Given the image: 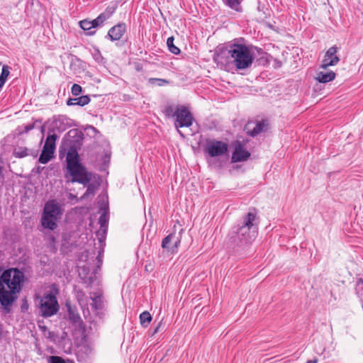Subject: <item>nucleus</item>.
<instances>
[{
    "label": "nucleus",
    "instance_id": "nucleus-1",
    "mask_svg": "<svg viewBox=\"0 0 363 363\" xmlns=\"http://www.w3.org/2000/svg\"><path fill=\"white\" fill-rule=\"evenodd\" d=\"M25 275L17 268L4 270L0 276V304L3 313H9L21 291Z\"/></svg>",
    "mask_w": 363,
    "mask_h": 363
},
{
    "label": "nucleus",
    "instance_id": "nucleus-2",
    "mask_svg": "<svg viewBox=\"0 0 363 363\" xmlns=\"http://www.w3.org/2000/svg\"><path fill=\"white\" fill-rule=\"evenodd\" d=\"M67 174L65 177L72 183L78 182L86 186L91 179V173L79 162L77 151L71 148L67 153Z\"/></svg>",
    "mask_w": 363,
    "mask_h": 363
},
{
    "label": "nucleus",
    "instance_id": "nucleus-3",
    "mask_svg": "<svg viewBox=\"0 0 363 363\" xmlns=\"http://www.w3.org/2000/svg\"><path fill=\"white\" fill-rule=\"evenodd\" d=\"M228 54L230 56L231 63L239 70L251 67L255 59L251 48L236 43L228 44Z\"/></svg>",
    "mask_w": 363,
    "mask_h": 363
},
{
    "label": "nucleus",
    "instance_id": "nucleus-4",
    "mask_svg": "<svg viewBox=\"0 0 363 363\" xmlns=\"http://www.w3.org/2000/svg\"><path fill=\"white\" fill-rule=\"evenodd\" d=\"M256 217L255 213L248 212L243 217L242 224L234 228L233 233L236 235V239L240 244L250 242L255 238L257 230Z\"/></svg>",
    "mask_w": 363,
    "mask_h": 363
},
{
    "label": "nucleus",
    "instance_id": "nucleus-5",
    "mask_svg": "<svg viewBox=\"0 0 363 363\" xmlns=\"http://www.w3.org/2000/svg\"><path fill=\"white\" fill-rule=\"evenodd\" d=\"M57 291L45 292L42 296H36L38 301L37 306L40 315L43 318H50L57 314L60 309V305L57 299Z\"/></svg>",
    "mask_w": 363,
    "mask_h": 363
},
{
    "label": "nucleus",
    "instance_id": "nucleus-6",
    "mask_svg": "<svg viewBox=\"0 0 363 363\" xmlns=\"http://www.w3.org/2000/svg\"><path fill=\"white\" fill-rule=\"evenodd\" d=\"M62 211L60 205L55 200L45 203L41 217V225L44 228L54 230L57 227V220L60 218Z\"/></svg>",
    "mask_w": 363,
    "mask_h": 363
},
{
    "label": "nucleus",
    "instance_id": "nucleus-7",
    "mask_svg": "<svg viewBox=\"0 0 363 363\" xmlns=\"http://www.w3.org/2000/svg\"><path fill=\"white\" fill-rule=\"evenodd\" d=\"M228 145L223 141L209 140L204 147L205 153L211 157H217L225 155L228 152Z\"/></svg>",
    "mask_w": 363,
    "mask_h": 363
},
{
    "label": "nucleus",
    "instance_id": "nucleus-8",
    "mask_svg": "<svg viewBox=\"0 0 363 363\" xmlns=\"http://www.w3.org/2000/svg\"><path fill=\"white\" fill-rule=\"evenodd\" d=\"M192 123L193 116L191 112L184 106H179L177 107V113L175 117L174 125L181 136L184 137V135L179 130V128L189 127L192 125Z\"/></svg>",
    "mask_w": 363,
    "mask_h": 363
},
{
    "label": "nucleus",
    "instance_id": "nucleus-9",
    "mask_svg": "<svg viewBox=\"0 0 363 363\" xmlns=\"http://www.w3.org/2000/svg\"><path fill=\"white\" fill-rule=\"evenodd\" d=\"M72 121L70 118L65 116H59L53 118L50 129L53 132L62 133L71 127Z\"/></svg>",
    "mask_w": 363,
    "mask_h": 363
},
{
    "label": "nucleus",
    "instance_id": "nucleus-10",
    "mask_svg": "<svg viewBox=\"0 0 363 363\" xmlns=\"http://www.w3.org/2000/svg\"><path fill=\"white\" fill-rule=\"evenodd\" d=\"M337 47L332 46L325 52L320 67L327 69L328 67L335 66L340 62V58L337 55Z\"/></svg>",
    "mask_w": 363,
    "mask_h": 363
},
{
    "label": "nucleus",
    "instance_id": "nucleus-11",
    "mask_svg": "<svg viewBox=\"0 0 363 363\" xmlns=\"http://www.w3.org/2000/svg\"><path fill=\"white\" fill-rule=\"evenodd\" d=\"M213 60L221 68L226 69L231 63L230 56L228 54V45L225 48L219 49L214 55Z\"/></svg>",
    "mask_w": 363,
    "mask_h": 363
},
{
    "label": "nucleus",
    "instance_id": "nucleus-12",
    "mask_svg": "<svg viewBox=\"0 0 363 363\" xmlns=\"http://www.w3.org/2000/svg\"><path fill=\"white\" fill-rule=\"evenodd\" d=\"M250 156V153L245 148L244 145L237 141L235 146V150L232 155V162H238L247 160Z\"/></svg>",
    "mask_w": 363,
    "mask_h": 363
},
{
    "label": "nucleus",
    "instance_id": "nucleus-13",
    "mask_svg": "<svg viewBox=\"0 0 363 363\" xmlns=\"http://www.w3.org/2000/svg\"><path fill=\"white\" fill-rule=\"evenodd\" d=\"M180 244V238L175 233H170L166 236L162 242V247L167 250H172L174 252V250L177 249Z\"/></svg>",
    "mask_w": 363,
    "mask_h": 363
},
{
    "label": "nucleus",
    "instance_id": "nucleus-14",
    "mask_svg": "<svg viewBox=\"0 0 363 363\" xmlns=\"http://www.w3.org/2000/svg\"><path fill=\"white\" fill-rule=\"evenodd\" d=\"M108 215L106 211H104L99 216V223L100 224V229L96 233L101 243L104 242L106 237L108 228Z\"/></svg>",
    "mask_w": 363,
    "mask_h": 363
},
{
    "label": "nucleus",
    "instance_id": "nucleus-15",
    "mask_svg": "<svg viewBox=\"0 0 363 363\" xmlns=\"http://www.w3.org/2000/svg\"><path fill=\"white\" fill-rule=\"evenodd\" d=\"M126 30L125 23H119L112 27L108 32V37L111 40L115 41L120 40Z\"/></svg>",
    "mask_w": 363,
    "mask_h": 363
},
{
    "label": "nucleus",
    "instance_id": "nucleus-16",
    "mask_svg": "<svg viewBox=\"0 0 363 363\" xmlns=\"http://www.w3.org/2000/svg\"><path fill=\"white\" fill-rule=\"evenodd\" d=\"M114 9L108 7L106 11L98 16L97 18L92 20L94 28H96L103 25V23L108 19L114 12Z\"/></svg>",
    "mask_w": 363,
    "mask_h": 363
},
{
    "label": "nucleus",
    "instance_id": "nucleus-17",
    "mask_svg": "<svg viewBox=\"0 0 363 363\" xmlns=\"http://www.w3.org/2000/svg\"><path fill=\"white\" fill-rule=\"evenodd\" d=\"M90 300H91L90 305L93 311H96L102 308L103 301L101 294L99 291L90 293Z\"/></svg>",
    "mask_w": 363,
    "mask_h": 363
},
{
    "label": "nucleus",
    "instance_id": "nucleus-18",
    "mask_svg": "<svg viewBox=\"0 0 363 363\" xmlns=\"http://www.w3.org/2000/svg\"><path fill=\"white\" fill-rule=\"evenodd\" d=\"M335 73L333 71L329 72H318L317 73L315 79L320 83L330 82L335 79Z\"/></svg>",
    "mask_w": 363,
    "mask_h": 363
},
{
    "label": "nucleus",
    "instance_id": "nucleus-19",
    "mask_svg": "<svg viewBox=\"0 0 363 363\" xmlns=\"http://www.w3.org/2000/svg\"><path fill=\"white\" fill-rule=\"evenodd\" d=\"M90 102V98L87 95L82 96L78 98L74 99H69L67 101V106H74L78 105L80 106H84L88 104Z\"/></svg>",
    "mask_w": 363,
    "mask_h": 363
},
{
    "label": "nucleus",
    "instance_id": "nucleus-20",
    "mask_svg": "<svg viewBox=\"0 0 363 363\" xmlns=\"http://www.w3.org/2000/svg\"><path fill=\"white\" fill-rule=\"evenodd\" d=\"M76 298L83 309H88L90 296L88 297L83 291L77 290L76 291Z\"/></svg>",
    "mask_w": 363,
    "mask_h": 363
},
{
    "label": "nucleus",
    "instance_id": "nucleus-21",
    "mask_svg": "<svg viewBox=\"0 0 363 363\" xmlns=\"http://www.w3.org/2000/svg\"><path fill=\"white\" fill-rule=\"evenodd\" d=\"M91 354L92 348L89 345H83L77 352V359L79 361H85Z\"/></svg>",
    "mask_w": 363,
    "mask_h": 363
},
{
    "label": "nucleus",
    "instance_id": "nucleus-22",
    "mask_svg": "<svg viewBox=\"0 0 363 363\" xmlns=\"http://www.w3.org/2000/svg\"><path fill=\"white\" fill-rule=\"evenodd\" d=\"M57 136L55 133L49 135L45 142V145L43 146V149L48 150L54 152L55 150V140Z\"/></svg>",
    "mask_w": 363,
    "mask_h": 363
},
{
    "label": "nucleus",
    "instance_id": "nucleus-23",
    "mask_svg": "<svg viewBox=\"0 0 363 363\" xmlns=\"http://www.w3.org/2000/svg\"><path fill=\"white\" fill-rule=\"evenodd\" d=\"M79 26L82 29L86 32V34L89 35H92L95 33V30H94V26L91 21H89L86 19L82 20L79 21Z\"/></svg>",
    "mask_w": 363,
    "mask_h": 363
},
{
    "label": "nucleus",
    "instance_id": "nucleus-24",
    "mask_svg": "<svg viewBox=\"0 0 363 363\" xmlns=\"http://www.w3.org/2000/svg\"><path fill=\"white\" fill-rule=\"evenodd\" d=\"M11 67L6 65H3L1 73L0 74V91L5 84V82L9 76Z\"/></svg>",
    "mask_w": 363,
    "mask_h": 363
},
{
    "label": "nucleus",
    "instance_id": "nucleus-25",
    "mask_svg": "<svg viewBox=\"0 0 363 363\" xmlns=\"http://www.w3.org/2000/svg\"><path fill=\"white\" fill-rule=\"evenodd\" d=\"M54 156V152L43 148L38 161L41 164L48 163Z\"/></svg>",
    "mask_w": 363,
    "mask_h": 363
},
{
    "label": "nucleus",
    "instance_id": "nucleus-26",
    "mask_svg": "<svg viewBox=\"0 0 363 363\" xmlns=\"http://www.w3.org/2000/svg\"><path fill=\"white\" fill-rule=\"evenodd\" d=\"M264 126L265 125L264 122H257L255 124V126L252 130L249 129V134L252 136H255L264 130Z\"/></svg>",
    "mask_w": 363,
    "mask_h": 363
},
{
    "label": "nucleus",
    "instance_id": "nucleus-27",
    "mask_svg": "<svg viewBox=\"0 0 363 363\" xmlns=\"http://www.w3.org/2000/svg\"><path fill=\"white\" fill-rule=\"evenodd\" d=\"M172 105L167 106L164 109V115L168 118H175L177 113V107Z\"/></svg>",
    "mask_w": 363,
    "mask_h": 363
},
{
    "label": "nucleus",
    "instance_id": "nucleus-28",
    "mask_svg": "<svg viewBox=\"0 0 363 363\" xmlns=\"http://www.w3.org/2000/svg\"><path fill=\"white\" fill-rule=\"evenodd\" d=\"M86 187V192L82 195L80 199H85L89 198L90 196H94L95 194V191L96 189V186L94 184H91L90 182L88 183L86 186H84Z\"/></svg>",
    "mask_w": 363,
    "mask_h": 363
},
{
    "label": "nucleus",
    "instance_id": "nucleus-29",
    "mask_svg": "<svg viewBox=\"0 0 363 363\" xmlns=\"http://www.w3.org/2000/svg\"><path fill=\"white\" fill-rule=\"evenodd\" d=\"M140 323L143 326L147 327L152 320V316L147 311H144L140 315Z\"/></svg>",
    "mask_w": 363,
    "mask_h": 363
},
{
    "label": "nucleus",
    "instance_id": "nucleus-30",
    "mask_svg": "<svg viewBox=\"0 0 363 363\" xmlns=\"http://www.w3.org/2000/svg\"><path fill=\"white\" fill-rule=\"evenodd\" d=\"M167 45L168 46L169 50L174 54L178 55L180 52V50L174 45V38L169 37L167 40Z\"/></svg>",
    "mask_w": 363,
    "mask_h": 363
},
{
    "label": "nucleus",
    "instance_id": "nucleus-31",
    "mask_svg": "<svg viewBox=\"0 0 363 363\" xmlns=\"http://www.w3.org/2000/svg\"><path fill=\"white\" fill-rule=\"evenodd\" d=\"M28 155V149L26 147H19L14 150L13 155L16 157L22 158Z\"/></svg>",
    "mask_w": 363,
    "mask_h": 363
},
{
    "label": "nucleus",
    "instance_id": "nucleus-32",
    "mask_svg": "<svg viewBox=\"0 0 363 363\" xmlns=\"http://www.w3.org/2000/svg\"><path fill=\"white\" fill-rule=\"evenodd\" d=\"M69 318L74 323H79L81 321V317L77 313L72 310L68 311Z\"/></svg>",
    "mask_w": 363,
    "mask_h": 363
},
{
    "label": "nucleus",
    "instance_id": "nucleus-33",
    "mask_svg": "<svg viewBox=\"0 0 363 363\" xmlns=\"http://www.w3.org/2000/svg\"><path fill=\"white\" fill-rule=\"evenodd\" d=\"M225 3L228 5L230 8L238 10V7L241 0H224Z\"/></svg>",
    "mask_w": 363,
    "mask_h": 363
},
{
    "label": "nucleus",
    "instance_id": "nucleus-34",
    "mask_svg": "<svg viewBox=\"0 0 363 363\" xmlns=\"http://www.w3.org/2000/svg\"><path fill=\"white\" fill-rule=\"evenodd\" d=\"M72 94L74 96H78L82 92V86L77 84H74L72 86Z\"/></svg>",
    "mask_w": 363,
    "mask_h": 363
},
{
    "label": "nucleus",
    "instance_id": "nucleus-35",
    "mask_svg": "<svg viewBox=\"0 0 363 363\" xmlns=\"http://www.w3.org/2000/svg\"><path fill=\"white\" fill-rule=\"evenodd\" d=\"M150 82L151 83L157 82L158 86H164L168 84V81L163 79H157V78H151L150 79Z\"/></svg>",
    "mask_w": 363,
    "mask_h": 363
},
{
    "label": "nucleus",
    "instance_id": "nucleus-36",
    "mask_svg": "<svg viewBox=\"0 0 363 363\" xmlns=\"http://www.w3.org/2000/svg\"><path fill=\"white\" fill-rule=\"evenodd\" d=\"M50 359V363H65V361L60 357L52 356Z\"/></svg>",
    "mask_w": 363,
    "mask_h": 363
},
{
    "label": "nucleus",
    "instance_id": "nucleus-37",
    "mask_svg": "<svg viewBox=\"0 0 363 363\" xmlns=\"http://www.w3.org/2000/svg\"><path fill=\"white\" fill-rule=\"evenodd\" d=\"M33 128H34V125L33 124L26 125L24 126V130L23 131H21V133H28V131L32 130Z\"/></svg>",
    "mask_w": 363,
    "mask_h": 363
},
{
    "label": "nucleus",
    "instance_id": "nucleus-38",
    "mask_svg": "<svg viewBox=\"0 0 363 363\" xmlns=\"http://www.w3.org/2000/svg\"><path fill=\"white\" fill-rule=\"evenodd\" d=\"M162 325V322H160L157 325V326L154 329L152 335H155L156 333H157L160 330V328Z\"/></svg>",
    "mask_w": 363,
    "mask_h": 363
},
{
    "label": "nucleus",
    "instance_id": "nucleus-39",
    "mask_svg": "<svg viewBox=\"0 0 363 363\" xmlns=\"http://www.w3.org/2000/svg\"><path fill=\"white\" fill-rule=\"evenodd\" d=\"M68 133H69V135H72V134L77 135L78 133V130H76V129L71 130L69 131Z\"/></svg>",
    "mask_w": 363,
    "mask_h": 363
},
{
    "label": "nucleus",
    "instance_id": "nucleus-40",
    "mask_svg": "<svg viewBox=\"0 0 363 363\" xmlns=\"http://www.w3.org/2000/svg\"><path fill=\"white\" fill-rule=\"evenodd\" d=\"M95 57L96 60H97V61H99V59L102 58V57H101V54H100V52H99V51H98V52H97V53L95 55V57Z\"/></svg>",
    "mask_w": 363,
    "mask_h": 363
},
{
    "label": "nucleus",
    "instance_id": "nucleus-41",
    "mask_svg": "<svg viewBox=\"0 0 363 363\" xmlns=\"http://www.w3.org/2000/svg\"><path fill=\"white\" fill-rule=\"evenodd\" d=\"M2 167L0 165V183H3Z\"/></svg>",
    "mask_w": 363,
    "mask_h": 363
},
{
    "label": "nucleus",
    "instance_id": "nucleus-42",
    "mask_svg": "<svg viewBox=\"0 0 363 363\" xmlns=\"http://www.w3.org/2000/svg\"><path fill=\"white\" fill-rule=\"evenodd\" d=\"M77 196L72 194H69V196H68V199L71 201L74 200V199H76Z\"/></svg>",
    "mask_w": 363,
    "mask_h": 363
},
{
    "label": "nucleus",
    "instance_id": "nucleus-43",
    "mask_svg": "<svg viewBox=\"0 0 363 363\" xmlns=\"http://www.w3.org/2000/svg\"><path fill=\"white\" fill-rule=\"evenodd\" d=\"M318 362V359H311V360H308L306 362V363H317Z\"/></svg>",
    "mask_w": 363,
    "mask_h": 363
}]
</instances>
